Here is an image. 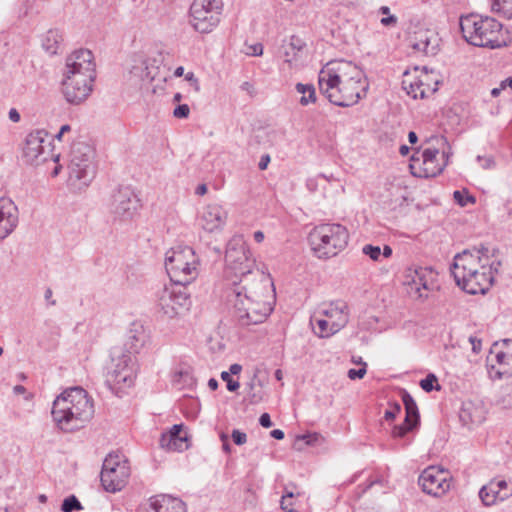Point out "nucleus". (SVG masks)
I'll return each instance as SVG.
<instances>
[{
  "label": "nucleus",
  "mask_w": 512,
  "mask_h": 512,
  "mask_svg": "<svg viewBox=\"0 0 512 512\" xmlns=\"http://www.w3.org/2000/svg\"><path fill=\"white\" fill-rule=\"evenodd\" d=\"M349 241L347 228L339 223H322L315 226L308 235V242L314 255L319 259L337 256Z\"/></svg>",
  "instance_id": "39448f33"
},
{
  "label": "nucleus",
  "mask_w": 512,
  "mask_h": 512,
  "mask_svg": "<svg viewBox=\"0 0 512 512\" xmlns=\"http://www.w3.org/2000/svg\"><path fill=\"white\" fill-rule=\"evenodd\" d=\"M419 485L423 492L434 497L444 495L450 489V476L448 471L436 467L429 466L419 476Z\"/></svg>",
  "instance_id": "f3484780"
},
{
  "label": "nucleus",
  "mask_w": 512,
  "mask_h": 512,
  "mask_svg": "<svg viewBox=\"0 0 512 512\" xmlns=\"http://www.w3.org/2000/svg\"><path fill=\"white\" fill-rule=\"evenodd\" d=\"M459 25L464 39L471 45L490 49L507 46L501 34L502 24L493 18L470 14L462 16Z\"/></svg>",
  "instance_id": "20e7f679"
},
{
  "label": "nucleus",
  "mask_w": 512,
  "mask_h": 512,
  "mask_svg": "<svg viewBox=\"0 0 512 512\" xmlns=\"http://www.w3.org/2000/svg\"><path fill=\"white\" fill-rule=\"evenodd\" d=\"M319 77L327 78V88H332L342 81L366 83L363 71L350 61L328 63L319 73Z\"/></svg>",
  "instance_id": "2eb2a0df"
},
{
  "label": "nucleus",
  "mask_w": 512,
  "mask_h": 512,
  "mask_svg": "<svg viewBox=\"0 0 512 512\" xmlns=\"http://www.w3.org/2000/svg\"><path fill=\"white\" fill-rule=\"evenodd\" d=\"M83 507L80 503V501L77 499L76 496L70 495L66 497L61 505V510L63 512H73V511H79L82 510Z\"/></svg>",
  "instance_id": "ea45409f"
},
{
  "label": "nucleus",
  "mask_w": 512,
  "mask_h": 512,
  "mask_svg": "<svg viewBox=\"0 0 512 512\" xmlns=\"http://www.w3.org/2000/svg\"><path fill=\"white\" fill-rule=\"evenodd\" d=\"M63 94L65 99L74 105H78L85 101L93 90L92 85L86 83H79L76 81H62Z\"/></svg>",
  "instance_id": "a878e982"
},
{
  "label": "nucleus",
  "mask_w": 512,
  "mask_h": 512,
  "mask_svg": "<svg viewBox=\"0 0 512 512\" xmlns=\"http://www.w3.org/2000/svg\"><path fill=\"white\" fill-rule=\"evenodd\" d=\"M327 78L318 77L320 92L332 104L339 107H350L359 102L367 90V83H356L342 81L336 83L332 88H327Z\"/></svg>",
  "instance_id": "9d476101"
},
{
  "label": "nucleus",
  "mask_w": 512,
  "mask_h": 512,
  "mask_svg": "<svg viewBox=\"0 0 512 512\" xmlns=\"http://www.w3.org/2000/svg\"><path fill=\"white\" fill-rule=\"evenodd\" d=\"M53 292L51 288H47L44 292V299L47 302V306H55L56 300L52 298Z\"/></svg>",
  "instance_id": "4d7b16f0"
},
{
  "label": "nucleus",
  "mask_w": 512,
  "mask_h": 512,
  "mask_svg": "<svg viewBox=\"0 0 512 512\" xmlns=\"http://www.w3.org/2000/svg\"><path fill=\"white\" fill-rule=\"evenodd\" d=\"M113 368L107 373L106 383L111 389L121 390L133 385L136 377V357L131 352L112 353Z\"/></svg>",
  "instance_id": "f8f14e48"
},
{
  "label": "nucleus",
  "mask_w": 512,
  "mask_h": 512,
  "mask_svg": "<svg viewBox=\"0 0 512 512\" xmlns=\"http://www.w3.org/2000/svg\"><path fill=\"white\" fill-rule=\"evenodd\" d=\"M492 9L507 19L512 18V0H493Z\"/></svg>",
  "instance_id": "e433bc0d"
},
{
  "label": "nucleus",
  "mask_w": 512,
  "mask_h": 512,
  "mask_svg": "<svg viewBox=\"0 0 512 512\" xmlns=\"http://www.w3.org/2000/svg\"><path fill=\"white\" fill-rule=\"evenodd\" d=\"M490 482L497 486L496 489H499V491L501 492H504L506 490H512V488L505 480H492Z\"/></svg>",
  "instance_id": "5fc2aeb1"
},
{
  "label": "nucleus",
  "mask_w": 512,
  "mask_h": 512,
  "mask_svg": "<svg viewBox=\"0 0 512 512\" xmlns=\"http://www.w3.org/2000/svg\"><path fill=\"white\" fill-rule=\"evenodd\" d=\"M227 219V212L218 204H209L203 208L199 223L207 232L222 229Z\"/></svg>",
  "instance_id": "412c9836"
},
{
  "label": "nucleus",
  "mask_w": 512,
  "mask_h": 512,
  "mask_svg": "<svg viewBox=\"0 0 512 512\" xmlns=\"http://www.w3.org/2000/svg\"><path fill=\"white\" fill-rule=\"evenodd\" d=\"M489 249L481 245L473 251L464 250L454 257L451 274L456 284L468 294H484L493 283L494 263Z\"/></svg>",
  "instance_id": "f03ea898"
},
{
  "label": "nucleus",
  "mask_w": 512,
  "mask_h": 512,
  "mask_svg": "<svg viewBox=\"0 0 512 512\" xmlns=\"http://www.w3.org/2000/svg\"><path fill=\"white\" fill-rule=\"evenodd\" d=\"M319 313L331 322L332 330L334 331H340L349 322V308L343 300L323 304L319 309Z\"/></svg>",
  "instance_id": "6ab92c4d"
},
{
  "label": "nucleus",
  "mask_w": 512,
  "mask_h": 512,
  "mask_svg": "<svg viewBox=\"0 0 512 512\" xmlns=\"http://www.w3.org/2000/svg\"><path fill=\"white\" fill-rule=\"evenodd\" d=\"M222 0H194L190 6L189 23L199 33H210L220 22Z\"/></svg>",
  "instance_id": "1a4fd4ad"
},
{
  "label": "nucleus",
  "mask_w": 512,
  "mask_h": 512,
  "mask_svg": "<svg viewBox=\"0 0 512 512\" xmlns=\"http://www.w3.org/2000/svg\"><path fill=\"white\" fill-rule=\"evenodd\" d=\"M241 90L247 92L248 94L252 95L254 92V87L250 82H243L240 86Z\"/></svg>",
  "instance_id": "680f3d73"
},
{
  "label": "nucleus",
  "mask_w": 512,
  "mask_h": 512,
  "mask_svg": "<svg viewBox=\"0 0 512 512\" xmlns=\"http://www.w3.org/2000/svg\"><path fill=\"white\" fill-rule=\"evenodd\" d=\"M18 208L9 198H0V239H5L17 227Z\"/></svg>",
  "instance_id": "aec40b11"
},
{
  "label": "nucleus",
  "mask_w": 512,
  "mask_h": 512,
  "mask_svg": "<svg viewBox=\"0 0 512 512\" xmlns=\"http://www.w3.org/2000/svg\"><path fill=\"white\" fill-rule=\"evenodd\" d=\"M130 465L120 452L109 453L103 461L100 479L103 488L111 493L120 491L130 477Z\"/></svg>",
  "instance_id": "6e6552de"
},
{
  "label": "nucleus",
  "mask_w": 512,
  "mask_h": 512,
  "mask_svg": "<svg viewBox=\"0 0 512 512\" xmlns=\"http://www.w3.org/2000/svg\"><path fill=\"white\" fill-rule=\"evenodd\" d=\"M51 414L60 430L73 432L83 428L93 418V400L82 387H72L56 397Z\"/></svg>",
  "instance_id": "7ed1b4c3"
},
{
  "label": "nucleus",
  "mask_w": 512,
  "mask_h": 512,
  "mask_svg": "<svg viewBox=\"0 0 512 512\" xmlns=\"http://www.w3.org/2000/svg\"><path fill=\"white\" fill-rule=\"evenodd\" d=\"M380 22L384 26H392L396 24L397 18L394 15H389L388 17H383Z\"/></svg>",
  "instance_id": "13d9d810"
},
{
  "label": "nucleus",
  "mask_w": 512,
  "mask_h": 512,
  "mask_svg": "<svg viewBox=\"0 0 512 512\" xmlns=\"http://www.w3.org/2000/svg\"><path fill=\"white\" fill-rule=\"evenodd\" d=\"M295 88L296 91L302 95L299 100L302 106L316 102V92L312 84L297 83Z\"/></svg>",
  "instance_id": "f704fd0d"
},
{
  "label": "nucleus",
  "mask_w": 512,
  "mask_h": 512,
  "mask_svg": "<svg viewBox=\"0 0 512 512\" xmlns=\"http://www.w3.org/2000/svg\"><path fill=\"white\" fill-rule=\"evenodd\" d=\"M294 497L293 492H286L281 499V508L285 512H294L293 503L290 501Z\"/></svg>",
  "instance_id": "c03bdc74"
},
{
  "label": "nucleus",
  "mask_w": 512,
  "mask_h": 512,
  "mask_svg": "<svg viewBox=\"0 0 512 512\" xmlns=\"http://www.w3.org/2000/svg\"><path fill=\"white\" fill-rule=\"evenodd\" d=\"M304 47V42L297 36H292L288 41H284L280 48V53L284 61L291 63L297 53Z\"/></svg>",
  "instance_id": "c756f323"
},
{
  "label": "nucleus",
  "mask_w": 512,
  "mask_h": 512,
  "mask_svg": "<svg viewBox=\"0 0 512 512\" xmlns=\"http://www.w3.org/2000/svg\"><path fill=\"white\" fill-rule=\"evenodd\" d=\"M232 440L233 442L236 444V445H243L246 443L247 441V435L246 433L238 430V429H234L232 431Z\"/></svg>",
  "instance_id": "8fccbe9b"
},
{
  "label": "nucleus",
  "mask_w": 512,
  "mask_h": 512,
  "mask_svg": "<svg viewBox=\"0 0 512 512\" xmlns=\"http://www.w3.org/2000/svg\"><path fill=\"white\" fill-rule=\"evenodd\" d=\"M488 362L491 364V368H495V364L499 366L496 374L501 377L504 374L510 373L507 368L512 364V352L502 350H491Z\"/></svg>",
  "instance_id": "c85d7f7f"
},
{
  "label": "nucleus",
  "mask_w": 512,
  "mask_h": 512,
  "mask_svg": "<svg viewBox=\"0 0 512 512\" xmlns=\"http://www.w3.org/2000/svg\"><path fill=\"white\" fill-rule=\"evenodd\" d=\"M496 487L489 482L480 489L479 497L485 506H491L499 501L502 502L512 496V490L501 492Z\"/></svg>",
  "instance_id": "cd10ccee"
},
{
  "label": "nucleus",
  "mask_w": 512,
  "mask_h": 512,
  "mask_svg": "<svg viewBox=\"0 0 512 512\" xmlns=\"http://www.w3.org/2000/svg\"><path fill=\"white\" fill-rule=\"evenodd\" d=\"M156 303L159 312L168 318H174L189 309L190 293L187 287L173 283L157 292Z\"/></svg>",
  "instance_id": "ddd939ff"
},
{
  "label": "nucleus",
  "mask_w": 512,
  "mask_h": 512,
  "mask_svg": "<svg viewBox=\"0 0 512 512\" xmlns=\"http://www.w3.org/2000/svg\"><path fill=\"white\" fill-rule=\"evenodd\" d=\"M147 512H187L185 503L179 498L161 494L149 499Z\"/></svg>",
  "instance_id": "5701e85b"
},
{
  "label": "nucleus",
  "mask_w": 512,
  "mask_h": 512,
  "mask_svg": "<svg viewBox=\"0 0 512 512\" xmlns=\"http://www.w3.org/2000/svg\"><path fill=\"white\" fill-rule=\"evenodd\" d=\"M165 268L170 280L187 287L199 275V259L189 246H178L167 252Z\"/></svg>",
  "instance_id": "423d86ee"
},
{
  "label": "nucleus",
  "mask_w": 512,
  "mask_h": 512,
  "mask_svg": "<svg viewBox=\"0 0 512 512\" xmlns=\"http://www.w3.org/2000/svg\"><path fill=\"white\" fill-rule=\"evenodd\" d=\"M242 371V366L240 364L234 363L229 368L230 375H237Z\"/></svg>",
  "instance_id": "e2e57ef3"
},
{
  "label": "nucleus",
  "mask_w": 512,
  "mask_h": 512,
  "mask_svg": "<svg viewBox=\"0 0 512 512\" xmlns=\"http://www.w3.org/2000/svg\"><path fill=\"white\" fill-rule=\"evenodd\" d=\"M96 78V70H92L89 72L85 71H78V72H72V71H65L64 72V78L63 81H70L73 79V81L79 82V83H86L88 85H92L94 83V80Z\"/></svg>",
  "instance_id": "473e14b6"
},
{
  "label": "nucleus",
  "mask_w": 512,
  "mask_h": 512,
  "mask_svg": "<svg viewBox=\"0 0 512 512\" xmlns=\"http://www.w3.org/2000/svg\"><path fill=\"white\" fill-rule=\"evenodd\" d=\"M401 411V406L398 403H394L384 413V418L389 421L393 420L397 414Z\"/></svg>",
  "instance_id": "09e8293b"
},
{
  "label": "nucleus",
  "mask_w": 512,
  "mask_h": 512,
  "mask_svg": "<svg viewBox=\"0 0 512 512\" xmlns=\"http://www.w3.org/2000/svg\"><path fill=\"white\" fill-rule=\"evenodd\" d=\"M185 80L190 83V85L194 88L195 92L200 91V85L198 78L195 77L193 72H188L185 75Z\"/></svg>",
  "instance_id": "3c124183"
},
{
  "label": "nucleus",
  "mask_w": 512,
  "mask_h": 512,
  "mask_svg": "<svg viewBox=\"0 0 512 512\" xmlns=\"http://www.w3.org/2000/svg\"><path fill=\"white\" fill-rule=\"evenodd\" d=\"M50 143L47 139V133L38 130L29 133L22 149V158L26 164L39 165L48 160Z\"/></svg>",
  "instance_id": "dca6fc26"
},
{
  "label": "nucleus",
  "mask_w": 512,
  "mask_h": 512,
  "mask_svg": "<svg viewBox=\"0 0 512 512\" xmlns=\"http://www.w3.org/2000/svg\"><path fill=\"white\" fill-rule=\"evenodd\" d=\"M402 401L405 407L406 416L402 424L394 426L392 435L395 438H403L408 432L416 429L420 422L417 404L407 391L403 392Z\"/></svg>",
  "instance_id": "a211bd4d"
},
{
  "label": "nucleus",
  "mask_w": 512,
  "mask_h": 512,
  "mask_svg": "<svg viewBox=\"0 0 512 512\" xmlns=\"http://www.w3.org/2000/svg\"><path fill=\"white\" fill-rule=\"evenodd\" d=\"M477 160L484 169H489L494 165V161L490 157L478 156Z\"/></svg>",
  "instance_id": "6e6d98bb"
},
{
  "label": "nucleus",
  "mask_w": 512,
  "mask_h": 512,
  "mask_svg": "<svg viewBox=\"0 0 512 512\" xmlns=\"http://www.w3.org/2000/svg\"><path fill=\"white\" fill-rule=\"evenodd\" d=\"M360 364H362L361 368H359V369H350L348 371V377L351 380L362 379L365 376V374H366V363L365 362H360Z\"/></svg>",
  "instance_id": "a18cd8bd"
},
{
  "label": "nucleus",
  "mask_w": 512,
  "mask_h": 512,
  "mask_svg": "<svg viewBox=\"0 0 512 512\" xmlns=\"http://www.w3.org/2000/svg\"><path fill=\"white\" fill-rule=\"evenodd\" d=\"M189 113L190 108L187 104L178 105L173 111L174 117L179 119L187 118L189 116Z\"/></svg>",
  "instance_id": "49530a36"
},
{
  "label": "nucleus",
  "mask_w": 512,
  "mask_h": 512,
  "mask_svg": "<svg viewBox=\"0 0 512 512\" xmlns=\"http://www.w3.org/2000/svg\"><path fill=\"white\" fill-rule=\"evenodd\" d=\"M453 196H454V199L455 201L461 205V206H465L467 205L468 202H475V199L474 197L472 196H469L467 195L466 197L463 196L462 192L461 191H454L453 193Z\"/></svg>",
  "instance_id": "de8ad7c7"
},
{
  "label": "nucleus",
  "mask_w": 512,
  "mask_h": 512,
  "mask_svg": "<svg viewBox=\"0 0 512 512\" xmlns=\"http://www.w3.org/2000/svg\"><path fill=\"white\" fill-rule=\"evenodd\" d=\"M469 342L472 345V350L474 353H479L481 351L482 345L480 339H478L476 336H470Z\"/></svg>",
  "instance_id": "864d4df0"
},
{
  "label": "nucleus",
  "mask_w": 512,
  "mask_h": 512,
  "mask_svg": "<svg viewBox=\"0 0 512 512\" xmlns=\"http://www.w3.org/2000/svg\"><path fill=\"white\" fill-rule=\"evenodd\" d=\"M66 69L65 71L72 72H80L85 71L89 72L95 69L94 57L90 50L87 49H79L71 53L66 58Z\"/></svg>",
  "instance_id": "b1692460"
},
{
  "label": "nucleus",
  "mask_w": 512,
  "mask_h": 512,
  "mask_svg": "<svg viewBox=\"0 0 512 512\" xmlns=\"http://www.w3.org/2000/svg\"><path fill=\"white\" fill-rule=\"evenodd\" d=\"M221 379L226 382L227 390L234 392L239 389L240 383L237 380L232 379L231 375L227 371L221 373Z\"/></svg>",
  "instance_id": "79ce46f5"
},
{
  "label": "nucleus",
  "mask_w": 512,
  "mask_h": 512,
  "mask_svg": "<svg viewBox=\"0 0 512 512\" xmlns=\"http://www.w3.org/2000/svg\"><path fill=\"white\" fill-rule=\"evenodd\" d=\"M438 149L427 148L422 152V170L419 174L413 172L418 177L431 178L436 177L444 170L447 162L438 163Z\"/></svg>",
  "instance_id": "393cba45"
},
{
  "label": "nucleus",
  "mask_w": 512,
  "mask_h": 512,
  "mask_svg": "<svg viewBox=\"0 0 512 512\" xmlns=\"http://www.w3.org/2000/svg\"><path fill=\"white\" fill-rule=\"evenodd\" d=\"M8 116H9V119L14 122V123H17L20 121L21 117H20V113L17 111V109L15 108H11L9 110V113H8Z\"/></svg>",
  "instance_id": "bf43d9fd"
},
{
  "label": "nucleus",
  "mask_w": 512,
  "mask_h": 512,
  "mask_svg": "<svg viewBox=\"0 0 512 512\" xmlns=\"http://www.w3.org/2000/svg\"><path fill=\"white\" fill-rule=\"evenodd\" d=\"M259 424L264 428H270L273 423L268 413H263L259 418Z\"/></svg>",
  "instance_id": "603ef678"
},
{
  "label": "nucleus",
  "mask_w": 512,
  "mask_h": 512,
  "mask_svg": "<svg viewBox=\"0 0 512 512\" xmlns=\"http://www.w3.org/2000/svg\"><path fill=\"white\" fill-rule=\"evenodd\" d=\"M474 407L472 403H465L459 413L460 420L463 424H479L482 422L483 418L481 415H477L476 411H474Z\"/></svg>",
  "instance_id": "c9c22d12"
},
{
  "label": "nucleus",
  "mask_w": 512,
  "mask_h": 512,
  "mask_svg": "<svg viewBox=\"0 0 512 512\" xmlns=\"http://www.w3.org/2000/svg\"><path fill=\"white\" fill-rule=\"evenodd\" d=\"M271 437L277 440H282L284 438V432L280 429H274L270 433Z\"/></svg>",
  "instance_id": "0e129e2a"
},
{
  "label": "nucleus",
  "mask_w": 512,
  "mask_h": 512,
  "mask_svg": "<svg viewBox=\"0 0 512 512\" xmlns=\"http://www.w3.org/2000/svg\"><path fill=\"white\" fill-rule=\"evenodd\" d=\"M423 85V77L409 78V74L405 72L402 80V88L406 93L414 99L420 98V92Z\"/></svg>",
  "instance_id": "7c9ffc66"
},
{
  "label": "nucleus",
  "mask_w": 512,
  "mask_h": 512,
  "mask_svg": "<svg viewBox=\"0 0 512 512\" xmlns=\"http://www.w3.org/2000/svg\"><path fill=\"white\" fill-rule=\"evenodd\" d=\"M226 273H233L240 278L252 275L256 270L255 260L251 258L250 251L241 236L233 237L227 244Z\"/></svg>",
  "instance_id": "9b49d317"
},
{
  "label": "nucleus",
  "mask_w": 512,
  "mask_h": 512,
  "mask_svg": "<svg viewBox=\"0 0 512 512\" xmlns=\"http://www.w3.org/2000/svg\"><path fill=\"white\" fill-rule=\"evenodd\" d=\"M141 208V200L134 190L120 187L111 195L108 212L114 221L126 222L132 220Z\"/></svg>",
  "instance_id": "4468645a"
},
{
  "label": "nucleus",
  "mask_w": 512,
  "mask_h": 512,
  "mask_svg": "<svg viewBox=\"0 0 512 512\" xmlns=\"http://www.w3.org/2000/svg\"><path fill=\"white\" fill-rule=\"evenodd\" d=\"M144 335L137 334L136 332L131 331L129 336V340L126 343L128 350L126 352H131L132 355L138 353L141 347L144 345Z\"/></svg>",
  "instance_id": "4c0bfd02"
},
{
  "label": "nucleus",
  "mask_w": 512,
  "mask_h": 512,
  "mask_svg": "<svg viewBox=\"0 0 512 512\" xmlns=\"http://www.w3.org/2000/svg\"><path fill=\"white\" fill-rule=\"evenodd\" d=\"M435 383H437V377L430 373L420 381V387L426 392H431L433 389L440 390V386L438 384L434 387Z\"/></svg>",
  "instance_id": "a19ab883"
},
{
  "label": "nucleus",
  "mask_w": 512,
  "mask_h": 512,
  "mask_svg": "<svg viewBox=\"0 0 512 512\" xmlns=\"http://www.w3.org/2000/svg\"><path fill=\"white\" fill-rule=\"evenodd\" d=\"M362 251L374 261H378L381 256V249L379 246L367 244L363 247Z\"/></svg>",
  "instance_id": "37998d69"
},
{
  "label": "nucleus",
  "mask_w": 512,
  "mask_h": 512,
  "mask_svg": "<svg viewBox=\"0 0 512 512\" xmlns=\"http://www.w3.org/2000/svg\"><path fill=\"white\" fill-rule=\"evenodd\" d=\"M419 77H423L420 99L428 98L438 90L439 80L432 77L431 74L423 72Z\"/></svg>",
  "instance_id": "72a5a7b5"
},
{
  "label": "nucleus",
  "mask_w": 512,
  "mask_h": 512,
  "mask_svg": "<svg viewBox=\"0 0 512 512\" xmlns=\"http://www.w3.org/2000/svg\"><path fill=\"white\" fill-rule=\"evenodd\" d=\"M432 274L430 268L419 267L407 274V284L411 287V290H415L419 293V297L422 298L423 294L420 293L421 288L429 290L428 277Z\"/></svg>",
  "instance_id": "bb28decb"
},
{
  "label": "nucleus",
  "mask_w": 512,
  "mask_h": 512,
  "mask_svg": "<svg viewBox=\"0 0 512 512\" xmlns=\"http://www.w3.org/2000/svg\"><path fill=\"white\" fill-rule=\"evenodd\" d=\"M221 440L223 442V450L227 453L230 452V444L228 443V437L225 434H221Z\"/></svg>",
  "instance_id": "774afa93"
},
{
  "label": "nucleus",
  "mask_w": 512,
  "mask_h": 512,
  "mask_svg": "<svg viewBox=\"0 0 512 512\" xmlns=\"http://www.w3.org/2000/svg\"><path fill=\"white\" fill-rule=\"evenodd\" d=\"M70 130H71V127H70L69 125H67V124H66V125H63V126L60 128L59 132L56 134V136H55V137H56L58 140H61V138H62L63 134H65L66 132H68V131H70Z\"/></svg>",
  "instance_id": "69168bd1"
},
{
  "label": "nucleus",
  "mask_w": 512,
  "mask_h": 512,
  "mask_svg": "<svg viewBox=\"0 0 512 512\" xmlns=\"http://www.w3.org/2000/svg\"><path fill=\"white\" fill-rule=\"evenodd\" d=\"M183 429V424H175L168 432L162 433L159 440L161 448L169 451H183L187 449L188 437L186 433L182 435Z\"/></svg>",
  "instance_id": "4be33fe9"
},
{
  "label": "nucleus",
  "mask_w": 512,
  "mask_h": 512,
  "mask_svg": "<svg viewBox=\"0 0 512 512\" xmlns=\"http://www.w3.org/2000/svg\"><path fill=\"white\" fill-rule=\"evenodd\" d=\"M275 290L268 274L256 270L233 281L228 301L233 307V316L242 327L263 323L273 311Z\"/></svg>",
  "instance_id": "f257e3e1"
},
{
  "label": "nucleus",
  "mask_w": 512,
  "mask_h": 512,
  "mask_svg": "<svg viewBox=\"0 0 512 512\" xmlns=\"http://www.w3.org/2000/svg\"><path fill=\"white\" fill-rule=\"evenodd\" d=\"M412 48L426 55L436 53V46L431 45V38L428 36L427 31L418 33L416 41L412 44Z\"/></svg>",
  "instance_id": "2f4dec72"
},
{
  "label": "nucleus",
  "mask_w": 512,
  "mask_h": 512,
  "mask_svg": "<svg viewBox=\"0 0 512 512\" xmlns=\"http://www.w3.org/2000/svg\"><path fill=\"white\" fill-rule=\"evenodd\" d=\"M270 162V156L264 155L261 157L260 162L258 164L260 170H265Z\"/></svg>",
  "instance_id": "052dcab7"
},
{
  "label": "nucleus",
  "mask_w": 512,
  "mask_h": 512,
  "mask_svg": "<svg viewBox=\"0 0 512 512\" xmlns=\"http://www.w3.org/2000/svg\"><path fill=\"white\" fill-rule=\"evenodd\" d=\"M263 53V46L261 44H256L252 46V55L260 56Z\"/></svg>",
  "instance_id": "338daca9"
},
{
  "label": "nucleus",
  "mask_w": 512,
  "mask_h": 512,
  "mask_svg": "<svg viewBox=\"0 0 512 512\" xmlns=\"http://www.w3.org/2000/svg\"><path fill=\"white\" fill-rule=\"evenodd\" d=\"M93 148L84 142L75 143L71 149L68 165L69 182L72 186L82 189L87 187L96 175Z\"/></svg>",
  "instance_id": "0eeeda50"
},
{
  "label": "nucleus",
  "mask_w": 512,
  "mask_h": 512,
  "mask_svg": "<svg viewBox=\"0 0 512 512\" xmlns=\"http://www.w3.org/2000/svg\"><path fill=\"white\" fill-rule=\"evenodd\" d=\"M318 331L315 333L320 337H329L338 331L332 330L331 322L325 317V319H315Z\"/></svg>",
  "instance_id": "58836bf2"
}]
</instances>
